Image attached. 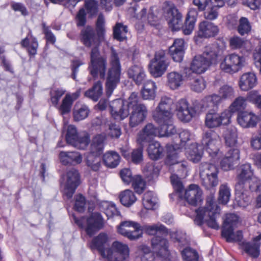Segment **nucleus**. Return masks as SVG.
<instances>
[{"label":"nucleus","mask_w":261,"mask_h":261,"mask_svg":"<svg viewBox=\"0 0 261 261\" xmlns=\"http://www.w3.org/2000/svg\"><path fill=\"white\" fill-rule=\"evenodd\" d=\"M156 89L155 83L151 81H147L142 90L143 98H151L155 96V90Z\"/></svg>","instance_id":"nucleus-53"},{"label":"nucleus","mask_w":261,"mask_h":261,"mask_svg":"<svg viewBox=\"0 0 261 261\" xmlns=\"http://www.w3.org/2000/svg\"><path fill=\"white\" fill-rule=\"evenodd\" d=\"M80 184L79 173L74 168L68 170L63 176L61 184L64 186V194L68 199L72 197Z\"/></svg>","instance_id":"nucleus-7"},{"label":"nucleus","mask_w":261,"mask_h":261,"mask_svg":"<svg viewBox=\"0 0 261 261\" xmlns=\"http://www.w3.org/2000/svg\"><path fill=\"white\" fill-rule=\"evenodd\" d=\"M156 136H159V129L152 124L148 123L138 134L137 141L138 143L143 145L144 143L149 142Z\"/></svg>","instance_id":"nucleus-22"},{"label":"nucleus","mask_w":261,"mask_h":261,"mask_svg":"<svg viewBox=\"0 0 261 261\" xmlns=\"http://www.w3.org/2000/svg\"><path fill=\"white\" fill-rule=\"evenodd\" d=\"M106 140L105 135L98 134L95 136L91 141L90 153L100 155L103 152Z\"/></svg>","instance_id":"nucleus-29"},{"label":"nucleus","mask_w":261,"mask_h":261,"mask_svg":"<svg viewBox=\"0 0 261 261\" xmlns=\"http://www.w3.org/2000/svg\"><path fill=\"white\" fill-rule=\"evenodd\" d=\"M173 117L169 121L157 122L160 125L159 136L160 137H168L176 133V129L173 124Z\"/></svg>","instance_id":"nucleus-35"},{"label":"nucleus","mask_w":261,"mask_h":261,"mask_svg":"<svg viewBox=\"0 0 261 261\" xmlns=\"http://www.w3.org/2000/svg\"><path fill=\"white\" fill-rule=\"evenodd\" d=\"M239 220L238 217L233 214H228L226 215L224 221L223 228L230 229L234 228Z\"/></svg>","instance_id":"nucleus-62"},{"label":"nucleus","mask_w":261,"mask_h":261,"mask_svg":"<svg viewBox=\"0 0 261 261\" xmlns=\"http://www.w3.org/2000/svg\"><path fill=\"white\" fill-rule=\"evenodd\" d=\"M90 57L91 65L89 66V69L91 74L95 77L99 73L100 77L103 79L107 69L106 58L100 56L98 49L97 47L92 48Z\"/></svg>","instance_id":"nucleus-8"},{"label":"nucleus","mask_w":261,"mask_h":261,"mask_svg":"<svg viewBox=\"0 0 261 261\" xmlns=\"http://www.w3.org/2000/svg\"><path fill=\"white\" fill-rule=\"evenodd\" d=\"M257 83L255 74L252 72H248L243 74L239 82L240 88L243 91H248L254 87Z\"/></svg>","instance_id":"nucleus-27"},{"label":"nucleus","mask_w":261,"mask_h":261,"mask_svg":"<svg viewBox=\"0 0 261 261\" xmlns=\"http://www.w3.org/2000/svg\"><path fill=\"white\" fill-rule=\"evenodd\" d=\"M99 208L107 216L108 218L113 217L116 213L115 205L108 201H102L99 204Z\"/></svg>","instance_id":"nucleus-54"},{"label":"nucleus","mask_w":261,"mask_h":261,"mask_svg":"<svg viewBox=\"0 0 261 261\" xmlns=\"http://www.w3.org/2000/svg\"><path fill=\"white\" fill-rule=\"evenodd\" d=\"M133 228H130L128 231L127 238L130 240H136L142 237L143 233V228L141 225L135 221H133L132 225Z\"/></svg>","instance_id":"nucleus-55"},{"label":"nucleus","mask_w":261,"mask_h":261,"mask_svg":"<svg viewBox=\"0 0 261 261\" xmlns=\"http://www.w3.org/2000/svg\"><path fill=\"white\" fill-rule=\"evenodd\" d=\"M128 32L127 27L121 23H117L113 29L114 38L119 41H123L126 38Z\"/></svg>","instance_id":"nucleus-51"},{"label":"nucleus","mask_w":261,"mask_h":261,"mask_svg":"<svg viewBox=\"0 0 261 261\" xmlns=\"http://www.w3.org/2000/svg\"><path fill=\"white\" fill-rule=\"evenodd\" d=\"M164 149L160 143L158 141L151 142L148 147L147 151L150 159L156 160L163 155Z\"/></svg>","instance_id":"nucleus-39"},{"label":"nucleus","mask_w":261,"mask_h":261,"mask_svg":"<svg viewBox=\"0 0 261 261\" xmlns=\"http://www.w3.org/2000/svg\"><path fill=\"white\" fill-rule=\"evenodd\" d=\"M179 151L180 149L178 148H176V146H170L168 150L167 157L165 162L166 164L169 166L175 165V168L181 167V171L184 172L186 171L187 166L185 163H179V161L178 160V154Z\"/></svg>","instance_id":"nucleus-21"},{"label":"nucleus","mask_w":261,"mask_h":261,"mask_svg":"<svg viewBox=\"0 0 261 261\" xmlns=\"http://www.w3.org/2000/svg\"><path fill=\"white\" fill-rule=\"evenodd\" d=\"M67 142L79 149H85L89 143L90 137L86 132L77 133L76 127L69 125L67 128L66 134Z\"/></svg>","instance_id":"nucleus-5"},{"label":"nucleus","mask_w":261,"mask_h":261,"mask_svg":"<svg viewBox=\"0 0 261 261\" xmlns=\"http://www.w3.org/2000/svg\"><path fill=\"white\" fill-rule=\"evenodd\" d=\"M119 198L121 203L124 206L129 207L137 200L134 192L130 190H125L120 193Z\"/></svg>","instance_id":"nucleus-45"},{"label":"nucleus","mask_w":261,"mask_h":261,"mask_svg":"<svg viewBox=\"0 0 261 261\" xmlns=\"http://www.w3.org/2000/svg\"><path fill=\"white\" fill-rule=\"evenodd\" d=\"M151 246L153 251L161 256L169 254L168 242L167 239L160 236L154 237L151 240Z\"/></svg>","instance_id":"nucleus-24"},{"label":"nucleus","mask_w":261,"mask_h":261,"mask_svg":"<svg viewBox=\"0 0 261 261\" xmlns=\"http://www.w3.org/2000/svg\"><path fill=\"white\" fill-rule=\"evenodd\" d=\"M170 236L172 241L179 247H182L189 245V239L186 233L182 231L171 232Z\"/></svg>","instance_id":"nucleus-41"},{"label":"nucleus","mask_w":261,"mask_h":261,"mask_svg":"<svg viewBox=\"0 0 261 261\" xmlns=\"http://www.w3.org/2000/svg\"><path fill=\"white\" fill-rule=\"evenodd\" d=\"M181 254L185 261H198L197 252L190 247H186L181 251Z\"/></svg>","instance_id":"nucleus-60"},{"label":"nucleus","mask_w":261,"mask_h":261,"mask_svg":"<svg viewBox=\"0 0 261 261\" xmlns=\"http://www.w3.org/2000/svg\"><path fill=\"white\" fill-rule=\"evenodd\" d=\"M220 212V207L215 201L214 195L211 194L207 197L204 206L196 210L194 223L200 226L205 222L209 227L218 229L220 226L217 219L219 217Z\"/></svg>","instance_id":"nucleus-1"},{"label":"nucleus","mask_w":261,"mask_h":261,"mask_svg":"<svg viewBox=\"0 0 261 261\" xmlns=\"http://www.w3.org/2000/svg\"><path fill=\"white\" fill-rule=\"evenodd\" d=\"M186 153L188 159L193 163L199 162L202 156V151L198 149L196 144L190 145Z\"/></svg>","instance_id":"nucleus-43"},{"label":"nucleus","mask_w":261,"mask_h":261,"mask_svg":"<svg viewBox=\"0 0 261 261\" xmlns=\"http://www.w3.org/2000/svg\"><path fill=\"white\" fill-rule=\"evenodd\" d=\"M218 32V26L212 22L203 21L199 24L198 36L200 37H213L217 35Z\"/></svg>","instance_id":"nucleus-25"},{"label":"nucleus","mask_w":261,"mask_h":261,"mask_svg":"<svg viewBox=\"0 0 261 261\" xmlns=\"http://www.w3.org/2000/svg\"><path fill=\"white\" fill-rule=\"evenodd\" d=\"M143 230L149 235H154L157 232L167 233L168 232L166 228L162 224H153L152 225H144L142 226Z\"/></svg>","instance_id":"nucleus-59"},{"label":"nucleus","mask_w":261,"mask_h":261,"mask_svg":"<svg viewBox=\"0 0 261 261\" xmlns=\"http://www.w3.org/2000/svg\"><path fill=\"white\" fill-rule=\"evenodd\" d=\"M128 75L138 85L141 84L145 80V74L143 68L140 66L134 65L130 67L127 71Z\"/></svg>","instance_id":"nucleus-36"},{"label":"nucleus","mask_w":261,"mask_h":261,"mask_svg":"<svg viewBox=\"0 0 261 261\" xmlns=\"http://www.w3.org/2000/svg\"><path fill=\"white\" fill-rule=\"evenodd\" d=\"M247 99H236L230 105L228 109L225 110L230 113V118L232 114L239 112L241 113L247 107Z\"/></svg>","instance_id":"nucleus-49"},{"label":"nucleus","mask_w":261,"mask_h":261,"mask_svg":"<svg viewBox=\"0 0 261 261\" xmlns=\"http://www.w3.org/2000/svg\"><path fill=\"white\" fill-rule=\"evenodd\" d=\"M234 228L226 229L223 228L222 231V236L224 237L227 242H233L241 241L242 238V232L241 231L234 232Z\"/></svg>","instance_id":"nucleus-44"},{"label":"nucleus","mask_w":261,"mask_h":261,"mask_svg":"<svg viewBox=\"0 0 261 261\" xmlns=\"http://www.w3.org/2000/svg\"><path fill=\"white\" fill-rule=\"evenodd\" d=\"M195 108V100L192 107L189 108L186 99H179L176 101L175 111L177 112V116L181 121L188 122L196 113H199Z\"/></svg>","instance_id":"nucleus-14"},{"label":"nucleus","mask_w":261,"mask_h":261,"mask_svg":"<svg viewBox=\"0 0 261 261\" xmlns=\"http://www.w3.org/2000/svg\"><path fill=\"white\" fill-rule=\"evenodd\" d=\"M126 103L128 108L133 110L129 118V125L136 127L145 120L147 114L146 108L144 105L138 103L136 100L126 101Z\"/></svg>","instance_id":"nucleus-12"},{"label":"nucleus","mask_w":261,"mask_h":261,"mask_svg":"<svg viewBox=\"0 0 261 261\" xmlns=\"http://www.w3.org/2000/svg\"><path fill=\"white\" fill-rule=\"evenodd\" d=\"M86 232L90 236L93 235L96 231L103 226V221L101 216L97 213H94L87 219Z\"/></svg>","instance_id":"nucleus-23"},{"label":"nucleus","mask_w":261,"mask_h":261,"mask_svg":"<svg viewBox=\"0 0 261 261\" xmlns=\"http://www.w3.org/2000/svg\"><path fill=\"white\" fill-rule=\"evenodd\" d=\"M169 64L165 51L160 50L155 53L154 58L151 61L149 65L150 73L155 77H160L167 70Z\"/></svg>","instance_id":"nucleus-10"},{"label":"nucleus","mask_w":261,"mask_h":261,"mask_svg":"<svg viewBox=\"0 0 261 261\" xmlns=\"http://www.w3.org/2000/svg\"><path fill=\"white\" fill-rule=\"evenodd\" d=\"M142 203L147 210L155 208L158 204V198L155 193L151 191L146 192L143 196Z\"/></svg>","instance_id":"nucleus-40"},{"label":"nucleus","mask_w":261,"mask_h":261,"mask_svg":"<svg viewBox=\"0 0 261 261\" xmlns=\"http://www.w3.org/2000/svg\"><path fill=\"white\" fill-rule=\"evenodd\" d=\"M254 176L253 171L250 164H245L242 165L238 170L237 177V182L235 187H237L238 190H240L241 187L246 188L247 187V182Z\"/></svg>","instance_id":"nucleus-17"},{"label":"nucleus","mask_w":261,"mask_h":261,"mask_svg":"<svg viewBox=\"0 0 261 261\" xmlns=\"http://www.w3.org/2000/svg\"><path fill=\"white\" fill-rule=\"evenodd\" d=\"M168 86L172 89H177L183 84L185 79L181 74L176 71L169 72L167 75Z\"/></svg>","instance_id":"nucleus-34"},{"label":"nucleus","mask_w":261,"mask_h":261,"mask_svg":"<svg viewBox=\"0 0 261 261\" xmlns=\"http://www.w3.org/2000/svg\"><path fill=\"white\" fill-rule=\"evenodd\" d=\"M93 154L89 153L86 159V165L93 171H97L101 167V160Z\"/></svg>","instance_id":"nucleus-50"},{"label":"nucleus","mask_w":261,"mask_h":261,"mask_svg":"<svg viewBox=\"0 0 261 261\" xmlns=\"http://www.w3.org/2000/svg\"><path fill=\"white\" fill-rule=\"evenodd\" d=\"M184 198L190 204L196 205L202 200V191L198 185H190L185 191Z\"/></svg>","instance_id":"nucleus-18"},{"label":"nucleus","mask_w":261,"mask_h":261,"mask_svg":"<svg viewBox=\"0 0 261 261\" xmlns=\"http://www.w3.org/2000/svg\"><path fill=\"white\" fill-rule=\"evenodd\" d=\"M176 101L173 99H164L159 103L153 118L156 122L169 121L173 117L172 111L175 110Z\"/></svg>","instance_id":"nucleus-9"},{"label":"nucleus","mask_w":261,"mask_h":261,"mask_svg":"<svg viewBox=\"0 0 261 261\" xmlns=\"http://www.w3.org/2000/svg\"><path fill=\"white\" fill-rule=\"evenodd\" d=\"M201 143L209 154L214 157L218 152L220 139L215 132L209 130L203 133Z\"/></svg>","instance_id":"nucleus-13"},{"label":"nucleus","mask_w":261,"mask_h":261,"mask_svg":"<svg viewBox=\"0 0 261 261\" xmlns=\"http://www.w3.org/2000/svg\"><path fill=\"white\" fill-rule=\"evenodd\" d=\"M216 96L219 98H231L235 96V91L231 86L225 85L219 88Z\"/></svg>","instance_id":"nucleus-58"},{"label":"nucleus","mask_w":261,"mask_h":261,"mask_svg":"<svg viewBox=\"0 0 261 261\" xmlns=\"http://www.w3.org/2000/svg\"><path fill=\"white\" fill-rule=\"evenodd\" d=\"M108 261H128L129 249L127 245L119 241L113 243L111 247L107 250L105 257Z\"/></svg>","instance_id":"nucleus-6"},{"label":"nucleus","mask_w":261,"mask_h":261,"mask_svg":"<svg viewBox=\"0 0 261 261\" xmlns=\"http://www.w3.org/2000/svg\"><path fill=\"white\" fill-rule=\"evenodd\" d=\"M210 67L206 60L201 55L196 56L193 60L190 68H186L185 69H189L190 72L193 74H201L204 72Z\"/></svg>","instance_id":"nucleus-28"},{"label":"nucleus","mask_w":261,"mask_h":261,"mask_svg":"<svg viewBox=\"0 0 261 261\" xmlns=\"http://www.w3.org/2000/svg\"><path fill=\"white\" fill-rule=\"evenodd\" d=\"M21 45L23 47H27L30 56H35L37 54L38 43L36 39L31 35L28 36L21 41Z\"/></svg>","instance_id":"nucleus-38"},{"label":"nucleus","mask_w":261,"mask_h":261,"mask_svg":"<svg viewBox=\"0 0 261 261\" xmlns=\"http://www.w3.org/2000/svg\"><path fill=\"white\" fill-rule=\"evenodd\" d=\"M82 41L87 47H97L99 44L100 40L103 37H99L95 34L94 30L91 27H87L81 32Z\"/></svg>","instance_id":"nucleus-16"},{"label":"nucleus","mask_w":261,"mask_h":261,"mask_svg":"<svg viewBox=\"0 0 261 261\" xmlns=\"http://www.w3.org/2000/svg\"><path fill=\"white\" fill-rule=\"evenodd\" d=\"M132 182V186L137 193L140 194L144 191L146 182L140 175H135Z\"/></svg>","instance_id":"nucleus-57"},{"label":"nucleus","mask_w":261,"mask_h":261,"mask_svg":"<svg viewBox=\"0 0 261 261\" xmlns=\"http://www.w3.org/2000/svg\"><path fill=\"white\" fill-rule=\"evenodd\" d=\"M118 100L119 101V103H121L122 105V108L119 112H112V115L115 119L123 120L128 116L129 114V110L132 109V108H128L126 101H130L132 100H135L134 99H127L124 100L121 99L120 100Z\"/></svg>","instance_id":"nucleus-46"},{"label":"nucleus","mask_w":261,"mask_h":261,"mask_svg":"<svg viewBox=\"0 0 261 261\" xmlns=\"http://www.w3.org/2000/svg\"><path fill=\"white\" fill-rule=\"evenodd\" d=\"M89 109L86 105L80 106L76 104L73 110V118L75 121H79L86 118L89 113Z\"/></svg>","instance_id":"nucleus-48"},{"label":"nucleus","mask_w":261,"mask_h":261,"mask_svg":"<svg viewBox=\"0 0 261 261\" xmlns=\"http://www.w3.org/2000/svg\"><path fill=\"white\" fill-rule=\"evenodd\" d=\"M230 190L227 184H223L219 187V202L225 204L229 200Z\"/></svg>","instance_id":"nucleus-52"},{"label":"nucleus","mask_w":261,"mask_h":261,"mask_svg":"<svg viewBox=\"0 0 261 261\" xmlns=\"http://www.w3.org/2000/svg\"><path fill=\"white\" fill-rule=\"evenodd\" d=\"M246 64L244 56L233 53L225 56L220 63V68L225 72L233 74L241 70Z\"/></svg>","instance_id":"nucleus-4"},{"label":"nucleus","mask_w":261,"mask_h":261,"mask_svg":"<svg viewBox=\"0 0 261 261\" xmlns=\"http://www.w3.org/2000/svg\"><path fill=\"white\" fill-rule=\"evenodd\" d=\"M59 158L61 162L65 165L80 164L83 160L82 154L77 151H61Z\"/></svg>","instance_id":"nucleus-26"},{"label":"nucleus","mask_w":261,"mask_h":261,"mask_svg":"<svg viewBox=\"0 0 261 261\" xmlns=\"http://www.w3.org/2000/svg\"><path fill=\"white\" fill-rule=\"evenodd\" d=\"M230 122V114L227 111L221 113L209 112L205 116V124L208 128H215Z\"/></svg>","instance_id":"nucleus-15"},{"label":"nucleus","mask_w":261,"mask_h":261,"mask_svg":"<svg viewBox=\"0 0 261 261\" xmlns=\"http://www.w3.org/2000/svg\"><path fill=\"white\" fill-rule=\"evenodd\" d=\"M184 74L188 85L193 91L200 92L205 88V83L201 77L193 74L189 69H185Z\"/></svg>","instance_id":"nucleus-19"},{"label":"nucleus","mask_w":261,"mask_h":261,"mask_svg":"<svg viewBox=\"0 0 261 261\" xmlns=\"http://www.w3.org/2000/svg\"><path fill=\"white\" fill-rule=\"evenodd\" d=\"M120 157L117 152L109 151L103 155V162L108 167L113 168L117 167L120 163Z\"/></svg>","instance_id":"nucleus-37"},{"label":"nucleus","mask_w":261,"mask_h":261,"mask_svg":"<svg viewBox=\"0 0 261 261\" xmlns=\"http://www.w3.org/2000/svg\"><path fill=\"white\" fill-rule=\"evenodd\" d=\"M223 135L227 146H233L236 144L238 137L236 128L232 126L228 127Z\"/></svg>","instance_id":"nucleus-47"},{"label":"nucleus","mask_w":261,"mask_h":261,"mask_svg":"<svg viewBox=\"0 0 261 261\" xmlns=\"http://www.w3.org/2000/svg\"><path fill=\"white\" fill-rule=\"evenodd\" d=\"M218 167L215 164L203 162L199 166L200 180L202 185L207 189L218 185Z\"/></svg>","instance_id":"nucleus-3"},{"label":"nucleus","mask_w":261,"mask_h":261,"mask_svg":"<svg viewBox=\"0 0 261 261\" xmlns=\"http://www.w3.org/2000/svg\"><path fill=\"white\" fill-rule=\"evenodd\" d=\"M219 56V50L216 46L206 47L201 55L204 57V60H206L210 66L217 63Z\"/></svg>","instance_id":"nucleus-33"},{"label":"nucleus","mask_w":261,"mask_h":261,"mask_svg":"<svg viewBox=\"0 0 261 261\" xmlns=\"http://www.w3.org/2000/svg\"><path fill=\"white\" fill-rule=\"evenodd\" d=\"M111 68L108 73L106 84V93L108 97H110L119 83L120 75V64L119 58L114 48H111Z\"/></svg>","instance_id":"nucleus-2"},{"label":"nucleus","mask_w":261,"mask_h":261,"mask_svg":"<svg viewBox=\"0 0 261 261\" xmlns=\"http://www.w3.org/2000/svg\"><path fill=\"white\" fill-rule=\"evenodd\" d=\"M258 117L252 112H243L239 113L237 117L239 124L243 128H253L256 126Z\"/></svg>","instance_id":"nucleus-20"},{"label":"nucleus","mask_w":261,"mask_h":261,"mask_svg":"<svg viewBox=\"0 0 261 261\" xmlns=\"http://www.w3.org/2000/svg\"><path fill=\"white\" fill-rule=\"evenodd\" d=\"M163 10L168 18L169 27L172 31H178L182 26V15L174 5L165 2L163 6Z\"/></svg>","instance_id":"nucleus-11"},{"label":"nucleus","mask_w":261,"mask_h":261,"mask_svg":"<svg viewBox=\"0 0 261 261\" xmlns=\"http://www.w3.org/2000/svg\"><path fill=\"white\" fill-rule=\"evenodd\" d=\"M221 102L220 99H195L196 109L200 112L207 108L215 110Z\"/></svg>","instance_id":"nucleus-32"},{"label":"nucleus","mask_w":261,"mask_h":261,"mask_svg":"<svg viewBox=\"0 0 261 261\" xmlns=\"http://www.w3.org/2000/svg\"><path fill=\"white\" fill-rule=\"evenodd\" d=\"M260 240H261V233L254 238L252 241L243 243L244 250L252 257L257 258L259 255Z\"/></svg>","instance_id":"nucleus-30"},{"label":"nucleus","mask_w":261,"mask_h":261,"mask_svg":"<svg viewBox=\"0 0 261 261\" xmlns=\"http://www.w3.org/2000/svg\"><path fill=\"white\" fill-rule=\"evenodd\" d=\"M236 199L238 204L242 207H246L250 202V198L247 195V191L246 188L241 187L240 190H238L237 187H235Z\"/></svg>","instance_id":"nucleus-42"},{"label":"nucleus","mask_w":261,"mask_h":261,"mask_svg":"<svg viewBox=\"0 0 261 261\" xmlns=\"http://www.w3.org/2000/svg\"><path fill=\"white\" fill-rule=\"evenodd\" d=\"M108 241V235L105 233H100L92 241V248L98 250L101 256L105 258L107 254L106 246Z\"/></svg>","instance_id":"nucleus-31"},{"label":"nucleus","mask_w":261,"mask_h":261,"mask_svg":"<svg viewBox=\"0 0 261 261\" xmlns=\"http://www.w3.org/2000/svg\"><path fill=\"white\" fill-rule=\"evenodd\" d=\"M240 151L236 147L230 148L228 150L224 155L227 159H229L234 164H237L240 158Z\"/></svg>","instance_id":"nucleus-64"},{"label":"nucleus","mask_w":261,"mask_h":261,"mask_svg":"<svg viewBox=\"0 0 261 261\" xmlns=\"http://www.w3.org/2000/svg\"><path fill=\"white\" fill-rule=\"evenodd\" d=\"M102 94V86L100 82L95 83L93 87L85 93V96L89 98H98Z\"/></svg>","instance_id":"nucleus-56"},{"label":"nucleus","mask_w":261,"mask_h":261,"mask_svg":"<svg viewBox=\"0 0 261 261\" xmlns=\"http://www.w3.org/2000/svg\"><path fill=\"white\" fill-rule=\"evenodd\" d=\"M121 99H116L113 100L111 103L109 102L108 99H100V101L98 102L96 107L97 109L100 111L105 110L108 107L111 108V112L114 111V105L118 103L119 101L118 100H120Z\"/></svg>","instance_id":"nucleus-63"},{"label":"nucleus","mask_w":261,"mask_h":261,"mask_svg":"<svg viewBox=\"0 0 261 261\" xmlns=\"http://www.w3.org/2000/svg\"><path fill=\"white\" fill-rule=\"evenodd\" d=\"M251 29V25L246 17H242L239 20V24L237 27L238 33L242 36L248 34Z\"/></svg>","instance_id":"nucleus-61"}]
</instances>
